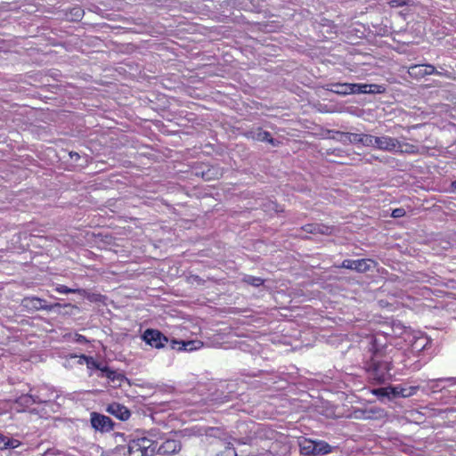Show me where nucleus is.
<instances>
[{
	"mask_svg": "<svg viewBox=\"0 0 456 456\" xmlns=\"http://www.w3.org/2000/svg\"><path fill=\"white\" fill-rule=\"evenodd\" d=\"M443 381H452V382L456 383V378H441V379L428 380V387L430 390H432L433 392L442 390V388L439 387L438 384Z\"/></svg>",
	"mask_w": 456,
	"mask_h": 456,
	"instance_id": "22",
	"label": "nucleus"
},
{
	"mask_svg": "<svg viewBox=\"0 0 456 456\" xmlns=\"http://www.w3.org/2000/svg\"><path fill=\"white\" fill-rule=\"evenodd\" d=\"M376 149L389 151V152H404L408 151V149H403V145L399 142L398 139L388 135L377 136ZM405 147H410L409 144H404Z\"/></svg>",
	"mask_w": 456,
	"mask_h": 456,
	"instance_id": "3",
	"label": "nucleus"
},
{
	"mask_svg": "<svg viewBox=\"0 0 456 456\" xmlns=\"http://www.w3.org/2000/svg\"><path fill=\"white\" fill-rule=\"evenodd\" d=\"M431 344V339L425 335H419L413 338L411 347L413 353H420L428 348Z\"/></svg>",
	"mask_w": 456,
	"mask_h": 456,
	"instance_id": "11",
	"label": "nucleus"
},
{
	"mask_svg": "<svg viewBox=\"0 0 456 456\" xmlns=\"http://www.w3.org/2000/svg\"><path fill=\"white\" fill-rule=\"evenodd\" d=\"M104 377L109 379L110 386L113 387H121L122 382L126 379V377L122 373L117 372L111 369L104 370Z\"/></svg>",
	"mask_w": 456,
	"mask_h": 456,
	"instance_id": "13",
	"label": "nucleus"
},
{
	"mask_svg": "<svg viewBox=\"0 0 456 456\" xmlns=\"http://www.w3.org/2000/svg\"><path fill=\"white\" fill-rule=\"evenodd\" d=\"M96 369L101 370V372H102L101 377H104V370H110L109 367L102 365V363H98V365H96Z\"/></svg>",
	"mask_w": 456,
	"mask_h": 456,
	"instance_id": "40",
	"label": "nucleus"
},
{
	"mask_svg": "<svg viewBox=\"0 0 456 456\" xmlns=\"http://www.w3.org/2000/svg\"><path fill=\"white\" fill-rule=\"evenodd\" d=\"M20 442L19 440L0 434V450L14 449L20 446Z\"/></svg>",
	"mask_w": 456,
	"mask_h": 456,
	"instance_id": "18",
	"label": "nucleus"
},
{
	"mask_svg": "<svg viewBox=\"0 0 456 456\" xmlns=\"http://www.w3.org/2000/svg\"><path fill=\"white\" fill-rule=\"evenodd\" d=\"M92 427L102 433L113 429V422L110 418L98 412H92L90 418Z\"/></svg>",
	"mask_w": 456,
	"mask_h": 456,
	"instance_id": "5",
	"label": "nucleus"
},
{
	"mask_svg": "<svg viewBox=\"0 0 456 456\" xmlns=\"http://www.w3.org/2000/svg\"><path fill=\"white\" fill-rule=\"evenodd\" d=\"M142 340L151 347L160 349L168 342L167 337L158 330L147 329L142 335Z\"/></svg>",
	"mask_w": 456,
	"mask_h": 456,
	"instance_id": "4",
	"label": "nucleus"
},
{
	"mask_svg": "<svg viewBox=\"0 0 456 456\" xmlns=\"http://www.w3.org/2000/svg\"><path fill=\"white\" fill-rule=\"evenodd\" d=\"M157 452L161 455H171L181 450V444L175 439H166L160 445L157 444Z\"/></svg>",
	"mask_w": 456,
	"mask_h": 456,
	"instance_id": "8",
	"label": "nucleus"
},
{
	"mask_svg": "<svg viewBox=\"0 0 456 456\" xmlns=\"http://www.w3.org/2000/svg\"><path fill=\"white\" fill-rule=\"evenodd\" d=\"M398 389H399L398 387L391 388L392 394L394 395H402L403 397L410 396L411 395H412L411 393H408V394L404 393L405 389H403V388L400 390H398Z\"/></svg>",
	"mask_w": 456,
	"mask_h": 456,
	"instance_id": "33",
	"label": "nucleus"
},
{
	"mask_svg": "<svg viewBox=\"0 0 456 456\" xmlns=\"http://www.w3.org/2000/svg\"><path fill=\"white\" fill-rule=\"evenodd\" d=\"M69 156L71 158V159H75V160H77L79 159V154L77 153V152H70L69 153Z\"/></svg>",
	"mask_w": 456,
	"mask_h": 456,
	"instance_id": "42",
	"label": "nucleus"
},
{
	"mask_svg": "<svg viewBox=\"0 0 456 456\" xmlns=\"http://www.w3.org/2000/svg\"><path fill=\"white\" fill-rule=\"evenodd\" d=\"M451 186H452V188L453 190H456V181H453V182L452 183Z\"/></svg>",
	"mask_w": 456,
	"mask_h": 456,
	"instance_id": "43",
	"label": "nucleus"
},
{
	"mask_svg": "<svg viewBox=\"0 0 456 456\" xmlns=\"http://www.w3.org/2000/svg\"><path fill=\"white\" fill-rule=\"evenodd\" d=\"M202 346V342L198 340H188L183 341L182 346L178 347V351H193L200 348Z\"/></svg>",
	"mask_w": 456,
	"mask_h": 456,
	"instance_id": "20",
	"label": "nucleus"
},
{
	"mask_svg": "<svg viewBox=\"0 0 456 456\" xmlns=\"http://www.w3.org/2000/svg\"><path fill=\"white\" fill-rule=\"evenodd\" d=\"M300 453L305 456H314V440L303 438L298 441Z\"/></svg>",
	"mask_w": 456,
	"mask_h": 456,
	"instance_id": "15",
	"label": "nucleus"
},
{
	"mask_svg": "<svg viewBox=\"0 0 456 456\" xmlns=\"http://www.w3.org/2000/svg\"><path fill=\"white\" fill-rule=\"evenodd\" d=\"M435 74L437 75V76L445 77H448V78L451 77V74L447 70L440 71V70L436 69V72Z\"/></svg>",
	"mask_w": 456,
	"mask_h": 456,
	"instance_id": "39",
	"label": "nucleus"
},
{
	"mask_svg": "<svg viewBox=\"0 0 456 456\" xmlns=\"http://www.w3.org/2000/svg\"><path fill=\"white\" fill-rule=\"evenodd\" d=\"M183 340H181V341H178L176 339H172L170 341V346L172 349H175V350H178V347L179 346H182V343H183Z\"/></svg>",
	"mask_w": 456,
	"mask_h": 456,
	"instance_id": "37",
	"label": "nucleus"
},
{
	"mask_svg": "<svg viewBox=\"0 0 456 456\" xmlns=\"http://www.w3.org/2000/svg\"><path fill=\"white\" fill-rule=\"evenodd\" d=\"M405 210L403 208H395L392 211V214L391 216L394 217V218H398V217H402L403 216H405Z\"/></svg>",
	"mask_w": 456,
	"mask_h": 456,
	"instance_id": "34",
	"label": "nucleus"
},
{
	"mask_svg": "<svg viewBox=\"0 0 456 456\" xmlns=\"http://www.w3.org/2000/svg\"><path fill=\"white\" fill-rule=\"evenodd\" d=\"M83 358L86 361V363H87V366L89 368L91 367H94L96 369V365H98L99 362H96L95 361L93 360V358H88L86 356H83Z\"/></svg>",
	"mask_w": 456,
	"mask_h": 456,
	"instance_id": "38",
	"label": "nucleus"
},
{
	"mask_svg": "<svg viewBox=\"0 0 456 456\" xmlns=\"http://www.w3.org/2000/svg\"><path fill=\"white\" fill-rule=\"evenodd\" d=\"M106 411L120 420H126L130 418V411L124 405L113 403L107 406Z\"/></svg>",
	"mask_w": 456,
	"mask_h": 456,
	"instance_id": "9",
	"label": "nucleus"
},
{
	"mask_svg": "<svg viewBox=\"0 0 456 456\" xmlns=\"http://www.w3.org/2000/svg\"><path fill=\"white\" fill-rule=\"evenodd\" d=\"M202 176L206 180H210L212 178H218L219 176H222V171L219 170L218 168L212 167V168L208 169L207 172H203Z\"/></svg>",
	"mask_w": 456,
	"mask_h": 456,
	"instance_id": "26",
	"label": "nucleus"
},
{
	"mask_svg": "<svg viewBox=\"0 0 456 456\" xmlns=\"http://www.w3.org/2000/svg\"><path fill=\"white\" fill-rule=\"evenodd\" d=\"M327 154H333L337 157H344L345 151L341 149H334V150H329L327 151Z\"/></svg>",
	"mask_w": 456,
	"mask_h": 456,
	"instance_id": "36",
	"label": "nucleus"
},
{
	"mask_svg": "<svg viewBox=\"0 0 456 456\" xmlns=\"http://www.w3.org/2000/svg\"><path fill=\"white\" fill-rule=\"evenodd\" d=\"M70 15L72 17V20H79L84 16V10L79 6L73 7L70 10Z\"/></svg>",
	"mask_w": 456,
	"mask_h": 456,
	"instance_id": "29",
	"label": "nucleus"
},
{
	"mask_svg": "<svg viewBox=\"0 0 456 456\" xmlns=\"http://www.w3.org/2000/svg\"><path fill=\"white\" fill-rule=\"evenodd\" d=\"M341 267L359 273H365L370 269V261L367 259H345L342 262Z\"/></svg>",
	"mask_w": 456,
	"mask_h": 456,
	"instance_id": "7",
	"label": "nucleus"
},
{
	"mask_svg": "<svg viewBox=\"0 0 456 456\" xmlns=\"http://www.w3.org/2000/svg\"><path fill=\"white\" fill-rule=\"evenodd\" d=\"M244 281L254 287H259L264 283V280L259 277L247 276L244 278Z\"/></svg>",
	"mask_w": 456,
	"mask_h": 456,
	"instance_id": "28",
	"label": "nucleus"
},
{
	"mask_svg": "<svg viewBox=\"0 0 456 456\" xmlns=\"http://www.w3.org/2000/svg\"><path fill=\"white\" fill-rule=\"evenodd\" d=\"M43 299L37 297H27L22 300V305L28 310H41Z\"/></svg>",
	"mask_w": 456,
	"mask_h": 456,
	"instance_id": "16",
	"label": "nucleus"
},
{
	"mask_svg": "<svg viewBox=\"0 0 456 456\" xmlns=\"http://www.w3.org/2000/svg\"><path fill=\"white\" fill-rule=\"evenodd\" d=\"M314 456L326 455L332 452V446L322 440L314 441Z\"/></svg>",
	"mask_w": 456,
	"mask_h": 456,
	"instance_id": "17",
	"label": "nucleus"
},
{
	"mask_svg": "<svg viewBox=\"0 0 456 456\" xmlns=\"http://www.w3.org/2000/svg\"><path fill=\"white\" fill-rule=\"evenodd\" d=\"M42 309L41 310H46V311H54V312H57L58 314H61V308H64V309H67V311H65L64 313L65 314H73V310H77V306L74 305H71V304H65V305H61V304H59V303H55V304H47V302L43 299V304H42Z\"/></svg>",
	"mask_w": 456,
	"mask_h": 456,
	"instance_id": "12",
	"label": "nucleus"
},
{
	"mask_svg": "<svg viewBox=\"0 0 456 456\" xmlns=\"http://www.w3.org/2000/svg\"><path fill=\"white\" fill-rule=\"evenodd\" d=\"M350 89H348V94H361L360 84H349Z\"/></svg>",
	"mask_w": 456,
	"mask_h": 456,
	"instance_id": "35",
	"label": "nucleus"
},
{
	"mask_svg": "<svg viewBox=\"0 0 456 456\" xmlns=\"http://www.w3.org/2000/svg\"><path fill=\"white\" fill-rule=\"evenodd\" d=\"M423 69V64L411 65L408 69V74L410 75V77L416 79L422 78L425 77Z\"/></svg>",
	"mask_w": 456,
	"mask_h": 456,
	"instance_id": "21",
	"label": "nucleus"
},
{
	"mask_svg": "<svg viewBox=\"0 0 456 456\" xmlns=\"http://www.w3.org/2000/svg\"><path fill=\"white\" fill-rule=\"evenodd\" d=\"M152 429L150 433L151 437H142L130 441L128 444V456H153L157 449L158 438Z\"/></svg>",
	"mask_w": 456,
	"mask_h": 456,
	"instance_id": "2",
	"label": "nucleus"
},
{
	"mask_svg": "<svg viewBox=\"0 0 456 456\" xmlns=\"http://www.w3.org/2000/svg\"><path fill=\"white\" fill-rule=\"evenodd\" d=\"M377 136L367 134H362V140L361 144L366 147H373L376 148V141Z\"/></svg>",
	"mask_w": 456,
	"mask_h": 456,
	"instance_id": "24",
	"label": "nucleus"
},
{
	"mask_svg": "<svg viewBox=\"0 0 456 456\" xmlns=\"http://www.w3.org/2000/svg\"><path fill=\"white\" fill-rule=\"evenodd\" d=\"M423 67L424 76L432 75L436 72V69L431 64H423Z\"/></svg>",
	"mask_w": 456,
	"mask_h": 456,
	"instance_id": "32",
	"label": "nucleus"
},
{
	"mask_svg": "<svg viewBox=\"0 0 456 456\" xmlns=\"http://www.w3.org/2000/svg\"><path fill=\"white\" fill-rule=\"evenodd\" d=\"M328 86V90L339 95L348 94V89H350L349 83H336L330 84Z\"/></svg>",
	"mask_w": 456,
	"mask_h": 456,
	"instance_id": "19",
	"label": "nucleus"
},
{
	"mask_svg": "<svg viewBox=\"0 0 456 456\" xmlns=\"http://www.w3.org/2000/svg\"><path fill=\"white\" fill-rule=\"evenodd\" d=\"M375 394L381 395H388L386 388H379L375 391Z\"/></svg>",
	"mask_w": 456,
	"mask_h": 456,
	"instance_id": "41",
	"label": "nucleus"
},
{
	"mask_svg": "<svg viewBox=\"0 0 456 456\" xmlns=\"http://www.w3.org/2000/svg\"><path fill=\"white\" fill-rule=\"evenodd\" d=\"M224 453L225 456H237L236 451L231 443H228L227 445H225Z\"/></svg>",
	"mask_w": 456,
	"mask_h": 456,
	"instance_id": "31",
	"label": "nucleus"
},
{
	"mask_svg": "<svg viewBox=\"0 0 456 456\" xmlns=\"http://www.w3.org/2000/svg\"><path fill=\"white\" fill-rule=\"evenodd\" d=\"M362 134L348 133L347 144L361 143Z\"/></svg>",
	"mask_w": 456,
	"mask_h": 456,
	"instance_id": "30",
	"label": "nucleus"
},
{
	"mask_svg": "<svg viewBox=\"0 0 456 456\" xmlns=\"http://www.w3.org/2000/svg\"><path fill=\"white\" fill-rule=\"evenodd\" d=\"M302 231L312 234L330 235L334 232V227L322 224H307L302 227Z\"/></svg>",
	"mask_w": 456,
	"mask_h": 456,
	"instance_id": "10",
	"label": "nucleus"
},
{
	"mask_svg": "<svg viewBox=\"0 0 456 456\" xmlns=\"http://www.w3.org/2000/svg\"><path fill=\"white\" fill-rule=\"evenodd\" d=\"M51 400V397L48 395H45L42 393V389L38 391L37 394L35 395H22L17 399V403L20 405H24L28 407L34 403H44Z\"/></svg>",
	"mask_w": 456,
	"mask_h": 456,
	"instance_id": "6",
	"label": "nucleus"
},
{
	"mask_svg": "<svg viewBox=\"0 0 456 456\" xmlns=\"http://www.w3.org/2000/svg\"><path fill=\"white\" fill-rule=\"evenodd\" d=\"M366 370L378 383H384L392 377L390 362L384 359L382 352L379 350L371 353L370 360L366 362Z\"/></svg>",
	"mask_w": 456,
	"mask_h": 456,
	"instance_id": "1",
	"label": "nucleus"
},
{
	"mask_svg": "<svg viewBox=\"0 0 456 456\" xmlns=\"http://www.w3.org/2000/svg\"><path fill=\"white\" fill-rule=\"evenodd\" d=\"M55 290L57 292L62 293V294L77 293V294H79L82 296H86L87 294L86 290L84 289H70V288H68L67 286L61 285V284L57 285V287L55 288Z\"/></svg>",
	"mask_w": 456,
	"mask_h": 456,
	"instance_id": "23",
	"label": "nucleus"
},
{
	"mask_svg": "<svg viewBox=\"0 0 456 456\" xmlns=\"http://www.w3.org/2000/svg\"><path fill=\"white\" fill-rule=\"evenodd\" d=\"M249 134H250V137L256 141L267 142L273 145H275L274 140L272 137L271 134L267 131L263 130L260 127L250 131Z\"/></svg>",
	"mask_w": 456,
	"mask_h": 456,
	"instance_id": "14",
	"label": "nucleus"
},
{
	"mask_svg": "<svg viewBox=\"0 0 456 456\" xmlns=\"http://www.w3.org/2000/svg\"><path fill=\"white\" fill-rule=\"evenodd\" d=\"M330 133H332V136H331L332 139H334L339 142H342L343 144H347V136H348L347 132L330 131Z\"/></svg>",
	"mask_w": 456,
	"mask_h": 456,
	"instance_id": "25",
	"label": "nucleus"
},
{
	"mask_svg": "<svg viewBox=\"0 0 456 456\" xmlns=\"http://www.w3.org/2000/svg\"><path fill=\"white\" fill-rule=\"evenodd\" d=\"M361 94H375L378 93L379 86L372 84H360Z\"/></svg>",
	"mask_w": 456,
	"mask_h": 456,
	"instance_id": "27",
	"label": "nucleus"
}]
</instances>
